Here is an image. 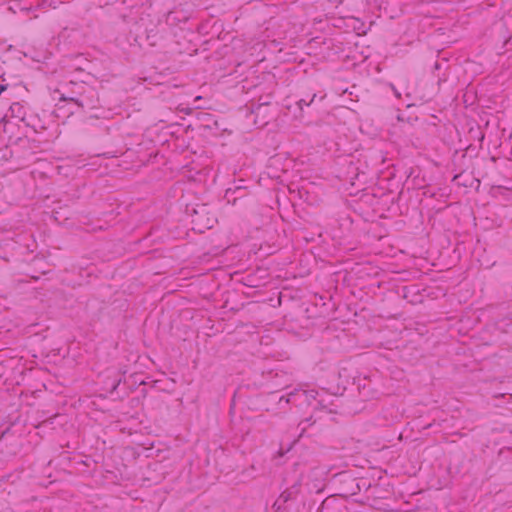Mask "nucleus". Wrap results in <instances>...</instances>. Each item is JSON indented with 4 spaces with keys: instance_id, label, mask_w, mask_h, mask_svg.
<instances>
[{
    "instance_id": "obj_1",
    "label": "nucleus",
    "mask_w": 512,
    "mask_h": 512,
    "mask_svg": "<svg viewBox=\"0 0 512 512\" xmlns=\"http://www.w3.org/2000/svg\"><path fill=\"white\" fill-rule=\"evenodd\" d=\"M55 93L60 94V102H74L81 108L93 109L99 103L96 89L84 81H70L65 86V93H60L59 90H55Z\"/></svg>"
},
{
    "instance_id": "obj_2",
    "label": "nucleus",
    "mask_w": 512,
    "mask_h": 512,
    "mask_svg": "<svg viewBox=\"0 0 512 512\" xmlns=\"http://www.w3.org/2000/svg\"><path fill=\"white\" fill-rule=\"evenodd\" d=\"M150 38L145 29L135 24L128 33L116 38L117 45L128 54H137L143 45V41Z\"/></svg>"
},
{
    "instance_id": "obj_3",
    "label": "nucleus",
    "mask_w": 512,
    "mask_h": 512,
    "mask_svg": "<svg viewBox=\"0 0 512 512\" xmlns=\"http://www.w3.org/2000/svg\"><path fill=\"white\" fill-rule=\"evenodd\" d=\"M302 486V475H300L297 480L287 489H285L277 500L274 503V506H277V510L285 508V504L289 501L295 500L297 496L301 492Z\"/></svg>"
},
{
    "instance_id": "obj_4",
    "label": "nucleus",
    "mask_w": 512,
    "mask_h": 512,
    "mask_svg": "<svg viewBox=\"0 0 512 512\" xmlns=\"http://www.w3.org/2000/svg\"><path fill=\"white\" fill-rule=\"evenodd\" d=\"M270 102H259L257 105L252 104L251 113L255 114V124L264 126L269 122V116L267 114Z\"/></svg>"
},
{
    "instance_id": "obj_5",
    "label": "nucleus",
    "mask_w": 512,
    "mask_h": 512,
    "mask_svg": "<svg viewBox=\"0 0 512 512\" xmlns=\"http://www.w3.org/2000/svg\"><path fill=\"white\" fill-rule=\"evenodd\" d=\"M358 390H359L360 395L365 399L371 397L373 394V391L370 388H367L365 384L364 385L359 384Z\"/></svg>"
},
{
    "instance_id": "obj_6",
    "label": "nucleus",
    "mask_w": 512,
    "mask_h": 512,
    "mask_svg": "<svg viewBox=\"0 0 512 512\" xmlns=\"http://www.w3.org/2000/svg\"><path fill=\"white\" fill-rule=\"evenodd\" d=\"M316 97V94L313 95L312 99L310 102H306L304 99H301L299 102H298V105L300 107V109H302V105H306V106H309L310 103L314 100V98Z\"/></svg>"
},
{
    "instance_id": "obj_7",
    "label": "nucleus",
    "mask_w": 512,
    "mask_h": 512,
    "mask_svg": "<svg viewBox=\"0 0 512 512\" xmlns=\"http://www.w3.org/2000/svg\"><path fill=\"white\" fill-rule=\"evenodd\" d=\"M282 401H285L286 403H288L289 402V398L281 396L280 399H279V402H282Z\"/></svg>"
},
{
    "instance_id": "obj_8",
    "label": "nucleus",
    "mask_w": 512,
    "mask_h": 512,
    "mask_svg": "<svg viewBox=\"0 0 512 512\" xmlns=\"http://www.w3.org/2000/svg\"><path fill=\"white\" fill-rule=\"evenodd\" d=\"M318 405H319V407H321V408H326V406L324 405V403H323L322 401H319V402H318Z\"/></svg>"
},
{
    "instance_id": "obj_9",
    "label": "nucleus",
    "mask_w": 512,
    "mask_h": 512,
    "mask_svg": "<svg viewBox=\"0 0 512 512\" xmlns=\"http://www.w3.org/2000/svg\"><path fill=\"white\" fill-rule=\"evenodd\" d=\"M460 177H461V174H459V175H455V176H454V178H453V180H454V181H457Z\"/></svg>"
},
{
    "instance_id": "obj_10",
    "label": "nucleus",
    "mask_w": 512,
    "mask_h": 512,
    "mask_svg": "<svg viewBox=\"0 0 512 512\" xmlns=\"http://www.w3.org/2000/svg\"><path fill=\"white\" fill-rule=\"evenodd\" d=\"M9 429H6L5 431L2 432L1 436H0V439L8 432Z\"/></svg>"
}]
</instances>
